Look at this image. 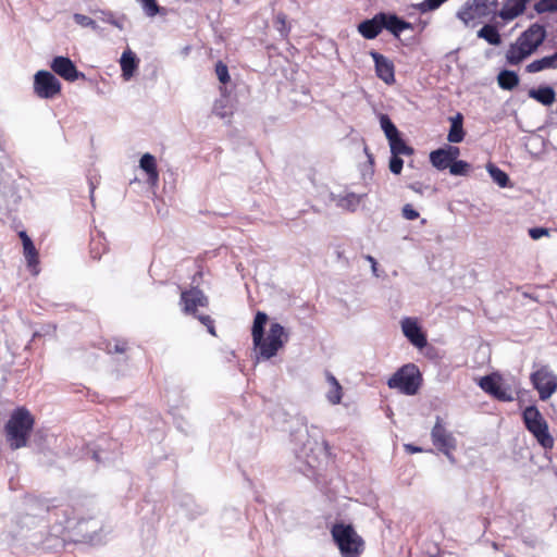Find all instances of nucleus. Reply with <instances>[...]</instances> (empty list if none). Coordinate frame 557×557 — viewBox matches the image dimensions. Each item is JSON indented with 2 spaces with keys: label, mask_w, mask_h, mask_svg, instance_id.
<instances>
[{
  "label": "nucleus",
  "mask_w": 557,
  "mask_h": 557,
  "mask_svg": "<svg viewBox=\"0 0 557 557\" xmlns=\"http://www.w3.org/2000/svg\"><path fill=\"white\" fill-rule=\"evenodd\" d=\"M53 73L67 82H75L78 78H85V74L79 72L73 61L67 57H55L50 63Z\"/></svg>",
  "instance_id": "obj_12"
},
{
  "label": "nucleus",
  "mask_w": 557,
  "mask_h": 557,
  "mask_svg": "<svg viewBox=\"0 0 557 557\" xmlns=\"http://www.w3.org/2000/svg\"><path fill=\"white\" fill-rule=\"evenodd\" d=\"M519 76L516 72L503 70L497 76L498 86L504 90H512L519 85Z\"/></svg>",
  "instance_id": "obj_28"
},
{
  "label": "nucleus",
  "mask_w": 557,
  "mask_h": 557,
  "mask_svg": "<svg viewBox=\"0 0 557 557\" xmlns=\"http://www.w3.org/2000/svg\"><path fill=\"white\" fill-rule=\"evenodd\" d=\"M403 166H404V161L400 158V156L392 154V157L389 159V164H388L389 171L392 173L398 175L401 173Z\"/></svg>",
  "instance_id": "obj_41"
},
{
  "label": "nucleus",
  "mask_w": 557,
  "mask_h": 557,
  "mask_svg": "<svg viewBox=\"0 0 557 557\" xmlns=\"http://www.w3.org/2000/svg\"><path fill=\"white\" fill-rule=\"evenodd\" d=\"M471 165L463 160H455L451 162L449 172L451 175H467L470 171Z\"/></svg>",
  "instance_id": "obj_36"
},
{
  "label": "nucleus",
  "mask_w": 557,
  "mask_h": 557,
  "mask_svg": "<svg viewBox=\"0 0 557 557\" xmlns=\"http://www.w3.org/2000/svg\"><path fill=\"white\" fill-rule=\"evenodd\" d=\"M35 426V417L26 407L15 408L4 424L7 443L12 450L26 447Z\"/></svg>",
  "instance_id": "obj_2"
},
{
  "label": "nucleus",
  "mask_w": 557,
  "mask_h": 557,
  "mask_svg": "<svg viewBox=\"0 0 557 557\" xmlns=\"http://www.w3.org/2000/svg\"><path fill=\"white\" fill-rule=\"evenodd\" d=\"M201 324H203L208 332L213 335V336H216V332H215V326H214V321L213 319L208 315V314H196L194 315Z\"/></svg>",
  "instance_id": "obj_40"
},
{
  "label": "nucleus",
  "mask_w": 557,
  "mask_h": 557,
  "mask_svg": "<svg viewBox=\"0 0 557 557\" xmlns=\"http://www.w3.org/2000/svg\"><path fill=\"white\" fill-rule=\"evenodd\" d=\"M180 306L184 314L194 317L197 314L199 307L205 308L209 306V298L199 287L182 289Z\"/></svg>",
  "instance_id": "obj_11"
},
{
  "label": "nucleus",
  "mask_w": 557,
  "mask_h": 557,
  "mask_svg": "<svg viewBox=\"0 0 557 557\" xmlns=\"http://www.w3.org/2000/svg\"><path fill=\"white\" fill-rule=\"evenodd\" d=\"M138 1L141 3L147 15L154 16L159 13V5L156 0H138Z\"/></svg>",
  "instance_id": "obj_42"
},
{
  "label": "nucleus",
  "mask_w": 557,
  "mask_h": 557,
  "mask_svg": "<svg viewBox=\"0 0 557 557\" xmlns=\"http://www.w3.org/2000/svg\"><path fill=\"white\" fill-rule=\"evenodd\" d=\"M73 18H74L75 23L82 27H90L92 29H97V27H98L97 23L91 17H89L87 15H84L81 13H75L73 15Z\"/></svg>",
  "instance_id": "obj_39"
},
{
  "label": "nucleus",
  "mask_w": 557,
  "mask_h": 557,
  "mask_svg": "<svg viewBox=\"0 0 557 557\" xmlns=\"http://www.w3.org/2000/svg\"><path fill=\"white\" fill-rule=\"evenodd\" d=\"M555 90L550 86L529 90V97L544 106H550L555 101Z\"/></svg>",
  "instance_id": "obj_27"
},
{
  "label": "nucleus",
  "mask_w": 557,
  "mask_h": 557,
  "mask_svg": "<svg viewBox=\"0 0 557 557\" xmlns=\"http://www.w3.org/2000/svg\"><path fill=\"white\" fill-rule=\"evenodd\" d=\"M530 381L541 400H547L557 392V375L548 366H541L531 373Z\"/></svg>",
  "instance_id": "obj_7"
},
{
  "label": "nucleus",
  "mask_w": 557,
  "mask_h": 557,
  "mask_svg": "<svg viewBox=\"0 0 557 557\" xmlns=\"http://www.w3.org/2000/svg\"><path fill=\"white\" fill-rule=\"evenodd\" d=\"M548 233V228L545 227H533L529 230V235L534 240L540 239L543 236H547Z\"/></svg>",
  "instance_id": "obj_44"
},
{
  "label": "nucleus",
  "mask_w": 557,
  "mask_h": 557,
  "mask_svg": "<svg viewBox=\"0 0 557 557\" xmlns=\"http://www.w3.org/2000/svg\"><path fill=\"white\" fill-rule=\"evenodd\" d=\"M534 10L539 13H548L557 11V0H540L534 4Z\"/></svg>",
  "instance_id": "obj_37"
},
{
  "label": "nucleus",
  "mask_w": 557,
  "mask_h": 557,
  "mask_svg": "<svg viewBox=\"0 0 557 557\" xmlns=\"http://www.w3.org/2000/svg\"><path fill=\"white\" fill-rule=\"evenodd\" d=\"M139 59L136 53L129 48L125 49L120 59L122 77L124 81H129L136 73L139 66Z\"/></svg>",
  "instance_id": "obj_19"
},
{
  "label": "nucleus",
  "mask_w": 557,
  "mask_h": 557,
  "mask_svg": "<svg viewBox=\"0 0 557 557\" xmlns=\"http://www.w3.org/2000/svg\"><path fill=\"white\" fill-rule=\"evenodd\" d=\"M401 327L405 336L418 348H423L426 345V337L421 332L416 321L407 318L401 322Z\"/></svg>",
  "instance_id": "obj_18"
},
{
  "label": "nucleus",
  "mask_w": 557,
  "mask_h": 557,
  "mask_svg": "<svg viewBox=\"0 0 557 557\" xmlns=\"http://www.w3.org/2000/svg\"><path fill=\"white\" fill-rule=\"evenodd\" d=\"M421 383V373L413 363L403 366L387 381L389 388H396L405 395H416Z\"/></svg>",
  "instance_id": "obj_6"
},
{
  "label": "nucleus",
  "mask_w": 557,
  "mask_h": 557,
  "mask_svg": "<svg viewBox=\"0 0 557 557\" xmlns=\"http://www.w3.org/2000/svg\"><path fill=\"white\" fill-rule=\"evenodd\" d=\"M527 430L536 438L539 444L545 449H552L554 437L548 431V424L542 413L535 406H529L522 413Z\"/></svg>",
  "instance_id": "obj_4"
},
{
  "label": "nucleus",
  "mask_w": 557,
  "mask_h": 557,
  "mask_svg": "<svg viewBox=\"0 0 557 557\" xmlns=\"http://www.w3.org/2000/svg\"><path fill=\"white\" fill-rule=\"evenodd\" d=\"M215 74H216L219 81L223 85H226L227 83H230L231 76H230V73H228L227 65L224 62H222V61H218L216 62V64H215Z\"/></svg>",
  "instance_id": "obj_38"
},
{
  "label": "nucleus",
  "mask_w": 557,
  "mask_h": 557,
  "mask_svg": "<svg viewBox=\"0 0 557 557\" xmlns=\"http://www.w3.org/2000/svg\"><path fill=\"white\" fill-rule=\"evenodd\" d=\"M450 128L447 135V140L451 144H459L465 139L466 132L463 129V116L457 113L449 119Z\"/></svg>",
  "instance_id": "obj_25"
},
{
  "label": "nucleus",
  "mask_w": 557,
  "mask_h": 557,
  "mask_svg": "<svg viewBox=\"0 0 557 557\" xmlns=\"http://www.w3.org/2000/svg\"><path fill=\"white\" fill-rule=\"evenodd\" d=\"M527 430L536 438L539 444L545 449H552L554 437L548 431V424L542 413L535 406H529L522 413Z\"/></svg>",
  "instance_id": "obj_5"
},
{
  "label": "nucleus",
  "mask_w": 557,
  "mask_h": 557,
  "mask_svg": "<svg viewBox=\"0 0 557 557\" xmlns=\"http://www.w3.org/2000/svg\"><path fill=\"white\" fill-rule=\"evenodd\" d=\"M370 55L374 61L376 76L385 84L393 85L395 83V65L393 61L376 51H371Z\"/></svg>",
  "instance_id": "obj_14"
},
{
  "label": "nucleus",
  "mask_w": 557,
  "mask_h": 557,
  "mask_svg": "<svg viewBox=\"0 0 557 557\" xmlns=\"http://www.w3.org/2000/svg\"><path fill=\"white\" fill-rule=\"evenodd\" d=\"M401 215H403L404 219H406L408 221L417 220L420 216L419 212L410 203H406L403 207Z\"/></svg>",
  "instance_id": "obj_43"
},
{
  "label": "nucleus",
  "mask_w": 557,
  "mask_h": 557,
  "mask_svg": "<svg viewBox=\"0 0 557 557\" xmlns=\"http://www.w3.org/2000/svg\"><path fill=\"white\" fill-rule=\"evenodd\" d=\"M326 380L331 385L330 391L326 394L327 400L332 405H337L342 401L343 388L337 379L330 372L326 373Z\"/></svg>",
  "instance_id": "obj_29"
},
{
  "label": "nucleus",
  "mask_w": 557,
  "mask_h": 557,
  "mask_svg": "<svg viewBox=\"0 0 557 557\" xmlns=\"http://www.w3.org/2000/svg\"><path fill=\"white\" fill-rule=\"evenodd\" d=\"M364 152L367 153L368 158H369V161L372 163L373 162V157L372 154L369 152V148L366 146L364 147Z\"/></svg>",
  "instance_id": "obj_48"
},
{
  "label": "nucleus",
  "mask_w": 557,
  "mask_h": 557,
  "mask_svg": "<svg viewBox=\"0 0 557 557\" xmlns=\"http://www.w3.org/2000/svg\"><path fill=\"white\" fill-rule=\"evenodd\" d=\"M380 18L383 23V28L387 29L396 37H398L400 33L406 29H412L411 23L399 18L396 14H387L381 12Z\"/></svg>",
  "instance_id": "obj_20"
},
{
  "label": "nucleus",
  "mask_w": 557,
  "mask_h": 557,
  "mask_svg": "<svg viewBox=\"0 0 557 557\" xmlns=\"http://www.w3.org/2000/svg\"><path fill=\"white\" fill-rule=\"evenodd\" d=\"M433 445L442 451L450 460H454L453 451L457 447V441L451 432H449L441 417H436V421L431 431Z\"/></svg>",
  "instance_id": "obj_9"
},
{
  "label": "nucleus",
  "mask_w": 557,
  "mask_h": 557,
  "mask_svg": "<svg viewBox=\"0 0 557 557\" xmlns=\"http://www.w3.org/2000/svg\"><path fill=\"white\" fill-rule=\"evenodd\" d=\"M546 69H557V51L542 59L535 60L527 65L528 73H537Z\"/></svg>",
  "instance_id": "obj_26"
},
{
  "label": "nucleus",
  "mask_w": 557,
  "mask_h": 557,
  "mask_svg": "<svg viewBox=\"0 0 557 557\" xmlns=\"http://www.w3.org/2000/svg\"><path fill=\"white\" fill-rule=\"evenodd\" d=\"M486 170L490 173L493 181L499 186V187H507L509 184V176L506 172L500 170L498 166H496L493 163H488L486 165Z\"/></svg>",
  "instance_id": "obj_32"
},
{
  "label": "nucleus",
  "mask_w": 557,
  "mask_h": 557,
  "mask_svg": "<svg viewBox=\"0 0 557 557\" xmlns=\"http://www.w3.org/2000/svg\"><path fill=\"white\" fill-rule=\"evenodd\" d=\"M545 37L546 30L544 26L535 23L524 30L517 40L533 53L543 44Z\"/></svg>",
  "instance_id": "obj_15"
},
{
  "label": "nucleus",
  "mask_w": 557,
  "mask_h": 557,
  "mask_svg": "<svg viewBox=\"0 0 557 557\" xmlns=\"http://www.w3.org/2000/svg\"><path fill=\"white\" fill-rule=\"evenodd\" d=\"M497 7V0H469L458 11L457 16L469 24L476 18L490 15Z\"/></svg>",
  "instance_id": "obj_10"
},
{
  "label": "nucleus",
  "mask_w": 557,
  "mask_h": 557,
  "mask_svg": "<svg viewBox=\"0 0 557 557\" xmlns=\"http://www.w3.org/2000/svg\"><path fill=\"white\" fill-rule=\"evenodd\" d=\"M361 202V197L357 196L356 194H348L342 198H339L337 205L346 209L348 211H356V209L359 207Z\"/></svg>",
  "instance_id": "obj_33"
},
{
  "label": "nucleus",
  "mask_w": 557,
  "mask_h": 557,
  "mask_svg": "<svg viewBox=\"0 0 557 557\" xmlns=\"http://www.w3.org/2000/svg\"><path fill=\"white\" fill-rule=\"evenodd\" d=\"M405 449L410 453V454H414V453H421L422 451V448L420 447H417V446H413L411 444H407L405 445Z\"/></svg>",
  "instance_id": "obj_46"
},
{
  "label": "nucleus",
  "mask_w": 557,
  "mask_h": 557,
  "mask_svg": "<svg viewBox=\"0 0 557 557\" xmlns=\"http://www.w3.org/2000/svg\"><path fill=\"white\" fill-rule=\"evenodd\" d=\"M389 141L391 152L392 154L398 156H411L413 154V149L408 146L405 140L398 134L396 137H393Z\"/></svg>",
  "instance_id": "obj_31"
},
{
  "label": "nucleus",
  "mask_w": 557,
  "mask_h": 557,
  "mask_svg": "<svg viewBox=\"0 0 557 557\" xmlns=\"http://www.w3.org/2000/svg\"><path fill=\"white\" fill-rule=\"evenodd\" d=\"M33 89L40 99H53L61 94L62 85L51 72L40 70L34 75Z\"/></svg>",
  "instance_id": "obj_8"
},
{
  "label": "nucleus",
  "mask_w": 557,
  "mask_h": 557,
  "mask_svg": "<svg viewBox=\"0 0 557 557\" xmlns=\"http://www.w3.org/2000/svg\"><path fill=\"white\" fill-rule=\"evenodd\" d=\"M531 54L532 52L522 46L519 40H516L508 47L505 58L509 65H518Z\"/></svg>",
  "instance_id": "obj_24"
},
{
  "label": "nucleus",
  "mask_w": 557,
  "mask_h": 557,
  "mask_svg": "<svg viewBox=\"0 0 557 557\" xmlns=\"http://www.w3.org/2000/svg\"><path fill=\"white\" fill-rule=\"evenodd\" d=\"M459 154L460 149L458 147L446 145L443 148L431 151L430 162L435 169L444 171L450 168L451 162L455 161Z\"/></svg>",
  "instance_id": "obj_13"
},
{
  "label": "nucleus",
  "mask_w": 557,
  "mask_h": 557,
  "mask_svg": "<svg viewBox=\"0 0 557 557\" xmlns=\"http://www.w3.org/2000/svg\"><path fill=\"white\" fill-rule=\"evenodd\" d=\"M383 29V23L380 18V13L375 14L372 18L366 20L358 25V32L366 39L376 38Z\"/></svg>",
  "instance_id": "obj_23"
},
{
  "label": "nucleus",
  "mask_w": 557,
  "mask_h": 557,
  "mask_svg": "<svg viewBox=\"0 0 557 557\" xmlns=\"http://www.w3.org/2000/svg\"><path fill=\"white\" fill-rule=\"evenodd\" d=\"M268 322L267 313L258 311L255 315L251 336L253 346L259 350V355L264 359L274 357L288 339L284 327L280 323H272L267 336H264V326Z\"/></svg>",
  "instance_id": "obj_1"
},
{
  "label": "nucleus",
  "mask_w": 557,
  "mask_h": 557,
  "mask_svg": "<svg viewBox=\"0 0 557 557\" xmlns=\"http://www.w3.org/2000/svg\"><path fill=\"white\" fill-rule=\"evenodd\" d=\"M480 387L498 400L509 401L511 395L502 386L500 377L497 375H486L480 380Z\"/></svg>",
  "instance_id": "obj_16"
},
{
  "label": "nucleus",
  "mask_w": 557,
  "mask_h": 557,
  "mask_svg": "<svg viewBox=\"0 0 557 557\" xmlns=\"http://www.w3.org/2000/svg\"><path fill=\"white\" fill-rule=\"evenodd\" d=\"M331 535L343 557H360L366 549L364 540L350 523H334Z\"/></svg>",
  "instance_id": "obj_3"
},
{
  "label": "nucleus",
  "mask_w": 557,
  "mask_h": 557,
  "mask_svg": "<svg viewBox=\"0 0 557 557\" xmlns=\"http://www.w3.org/2000/svg\"><path fill=\"white\" fill-rule=\"evenodd\" d=\"M409 188L412 189L414 193L422 195L423 194V187L419 183H413L409 185Z\"/></svg>",
  "instance_id": "obj_45"
},
{
  "label": "nucleus",
  "mask_w": 557,
  "mask_h": 557,
  "mask_svg": "<svg viewBox=\"0 0 557 557\" xmlns=\"http://www.w3.org/2000/svg\"><path fill=\"white\" fill-rule=\"evenodd\" d=\"M18 236L23 244V253L27 262V267L34 274L38 273L39 255L38 251L25 231H21Z\"/></svg>",
  "instance_id": "obj_17"
},
{
  "label": "nucleus",
  "mask_w": 557,
  "mask_h": 557,
  "mask_svg": "<svg viewBox=\"0 0 557 557\" xmlns=\"http://www.w3.org/2000/svg\"><path fill=\"white\" fill-rule=\"evenodd\" d=\"M140 169L147 174V182L151 186H157L159 183V171L157 160L151 153H145L139 161Z\"/></svg>",
  "instance_id": "obj_22"
},
{
  "label": "nucleus",
  "mask_w": 557,
  "mask_h": 557,
  "mask_svg": "<svg viewBox=\"0 0 557 557\" xmlns=\"http://www.w3.org/2000/svg\"><path fill=\"white\" fill-rule=\"evenodd\" d=\"M478 37L483 38L490 45L498 46L502 42L500 35L494 25L486 24L479 32Z\"/></svg>",
  "instance_id": "obj_30"
},
{
  "label": "nucleus",
  "mask_w": 557,
  "mask_h": 557,
  "mask_svg": "<svg viewBox=\"0 0 557 557\" xmlns=\"http://www.w3.org/2000/svg\"><path fill=\"white\" fill-rule=\"evenodd\" d=\"M380 124L388 140L392 139L393 137H396L399 134L397 127L394 125V123L391 121L387 114H381Z\"/></svg>",
  "instance_id": "obj_35"
},
{
  "label": "nucleus",
  "mask_w": 557,
  "mask_h": 557,
  "mask_svg": "<svg viewBox=\"0 0 557 557\" xmlns=\"http://www.w3.org/2000/svg\"><path fill=\"white\" fill-rule=\"evenodd\" d=\"M530 0H505L498 15L504 21H512L521 15Z\"/></svg>",
  "instance_id": "obj_21"
},
{
  "label": "nucleus",
  "mask_w": 557,
  "mask_h": 557,
  "mask_svg": "<svg viewBox=\"0 0 557 557\" xmlns=\"http://www.w3.org/2000/svg\"><path fill=\"white\" fill-rule=\"evenodd\" d=\"M366 259L370 262L371 267H372V270L373 272L375 273L376 272V260L372 257V256H366Z\"/></svg>",
  "instance_id": "obj_47"
},
{
  "label": "nucleus",
  "mask_w": 557,
  "mask_h": 557,
  "mask_svg": "<svg viewBox=\"0 0 557 557\" xmlns=\"http://www.w3.org/2000/svg\"><path fill=\"white\" fill-rule=\"evenodd\" d=\"M108 354H125L128 350V344L125 339L113 338L106 343Z\"/></svg>",
  "instance_id": "obj_34"
}]
</instances>
